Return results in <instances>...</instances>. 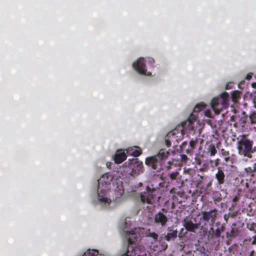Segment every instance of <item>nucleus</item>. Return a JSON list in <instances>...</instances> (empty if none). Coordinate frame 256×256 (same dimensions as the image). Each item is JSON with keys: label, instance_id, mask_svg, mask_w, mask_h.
I'll return each mask as SVG.
<instances>
[{"label": "nucleus", "instance_id": "e433bc0d", "mask_svg": "<svg viewBox=\"0 0 256 256\" xmlns=\"http://www.w3.org/2000/svg\"><path fill=\"white\" fill-rule=\"evenodd\" d=\"M219 159L217 158L216 160H215V166H217L218 165V164H219Z\"/></svg>", "mask_w": 256, "mask_h": 256}, {"label": "nucleus", "instance_id": "7ed1b4c3", "mask_svg": "<svg viewBox=\"0 0 256 256\" xmlns=\"http://www.w3.org/2000/svg\"><path fill=\"white\" fill-rule=\"evenodd\" d=\"M238 150L240 156L252 158V154L256 152V146H254V142L248 138H244L238 142Z\"/></svg>", "mask_w": 256, "mask_h": 256}, {"label": "nucleus", "instance_id": "49530a36", "mask_svg": "<svg viewBox=\"0 0 256 256\" xmlns=\"http://www.w3.org/2000/svg\"><path fill=\"white\" fill-rule=\"evenodd\" d=\"M226 218V215H224V218Z\"/></svg>", "mask_w": 256, "mask_h": 256}, {"label": "nucleus", "instance_id": "f704fd0d", "mask_svg": "<svg viewBox=\"0 0 256 256\" xmlns=\"http://www.w3.org/2000/svg\"><path fill=\"white\" fill-rule=\"evenodd\" d=\"M148 62L151 63L152 64L154 62V60L153 58H148Z\"/></svg>", "mask_w": 256, "mask_h": 256}, {"label": "nucleus", "instance_id": "72a5a7b5", "mask_svg": "<svg viewBox=\"0 0 256 256\" xmlns=\"http://www.w3.org/2000/svg\"><path fill=\"white\" fill-rule=\"evenodd\" d=\"M252 102L254 104V106L256 108V96H254L252 97Z\"/></svg>", "mask_w": 256, "mask_h": 256}, {"label": "nucleus", "instance_id": "2f4dec72", "mask_svg": "<svg viewBox=\"0 0 256 256\" xmlns=\"http://www.w3.org/2000/svg\"><path fill=\"white\" fill-rule=\"evenodd\" d=\"M180 158L182 161L183 162H186L188 159L187 156L184 154H180Z\"/></svg>", "mask_w": 256, "mask_h": 256}, {"label": "nucleus", "instance_id": "20e7f679", "mask_svg": "<svg viewBox=\"0 0 256 256\" xmlns=\"http://www.w3.org/2000/svg\"><path fill=\"white\" fill-rule=\"evenodd\" d=\"M228 98L229 94L225 92L212 99L210 104L215 114H218L224 108H228Z\"/></svg>", "mask_w": 256, "mask_h": 256}, {"label": "nucleus", "instance_id": "4468645a", "mask_svg": "<svg viewBox=\"0 0 256 256\" xmlns=\"http://www.w3.org/2000/svg\"><path fill=\"white\" fill-rule=\"evenodd\" d=\"M106 189H98V200L102 204L105 205H108L111 200L106 196Z\"/></svg>", "mask_w": 256, "mask_h": 256}, {"label": "nucleus", "instance_id": "1a4fd4ad", "mask_svg": "<svg viewBox=\"0 0 256 256\" xmlns=\"http://www.w3.org/2000/svg\"><path fill=\"white\" fill-rule=\"evenodd\" d=\"M114 177L110 174L106 172L102 175L101 178L98 180V189L100 188V185L103 188L102 189H106L108 190L110 188V185L112 182Z\"/></svg>", "mask_w": 256, "mask_h": 256}, {"label": "nucleus", "instance_id": "39448f33", "mask_svg": "<svg viewBox=\"0 0 256 256\" xmlns=\"http://www.w3.org/2000/svg\"><path fill=\"white\" fill-rule=\"evenodd\" d=\"M198 116L191 114L189 118L186 120L182 122L180 125H178L174 129H177L176 134L178 136L182 138L185 134V131L192 130L194 129V122L196 120Z\"/></svg>", "mask_w": 256, "mask_h": 256}, {"label": "nucleus", "instance_id": "f03ea898", "mask_svg": "<svg viewBox=\"0 0 256 256\" xmlns=\"http://www.w3.org/2000/svg\"><path fill=\"white\" fill-rule=\"evenodd\" d=\"M128 224L125 220L120 226V228L123 230L125 234L126 237L127 238L128 246L125 253L122 254L121 256H136L135 250L130 245H132L137 241L138 236L136 233V229L129 230L127 229Z\"/></svg>", "mask_w": 256, "mask_h": 256}, {"label": "nucleus", "instance_id": "de8ad7c7", "mask_svg": "<svg viewBox=\"0 0 256 256\" xmlns=\"http://www.w3.org/2000/svg\"><path fill=\"white\" fill-rule=\"evenodd\" d=\"M138 256H139V255H138Z\"/></svg>", "mask_w": 256, "mask_h": 256}, {"label": "nucleus", "instance_id": "f8f14e48", "mask_svg": "<svg viewBox=\"0 0 256 256\" xmlns=\"http://www.w3.org/2000/svg\"><path fill=\"white\" fill-rule=\"evenodd\" d=\"M168 218L164 212H158L154 216V222L156 224H160L162 227L166 226Z\"/></svg>", "mask_w": 256, "mask_h": 256}, {"label": "nucleus", "instance_id": "f257e3e1", "mask_svg": "<svg viewBox=\"0 0 256 256\" xmlns=\"http://www.w3.org/2000/svg\"><path fill=\"white\" fill-rule=\"evenodd\" d=\"M169 152L164 149L159 150L157 154L148 157L146 158L145 163L152 169L160 172L161 170H169L171 168L172 163L168 161L167 164L164 162L166 160Z\"/></svg>", "mask_w": 256, "mask_h": 256}, {"label": "nucleus", "instance_id": "5701e85b", "mask_svg": "<svg viewBox=\"0 0 256 256\" xmlns=\"http://www.w3.org/2000/svg\"><path fill=\"white\" fill-rule=\"evenodd\" d=\"M146 234L147 236L152 238L154 240H156L158 238V234L155 232H152L150 229L146 231Z\"/></svg>", "mask_w": 256, "mask_h": 256}, {"label": "nucleus", "instance_id": "393cba45", "mask_svg": "<svg viewBox=\"0 0 256 256\" xmlns=\"http://www.w3.org/2000/svg\"><path fill=\"white\" fill-rule=\"evenodd\" d=\"M196 140H192L190 142V148H188L186 150V152L187 154L190 153L195 148V146L196 144Z\"/></svg>", "mask_w": 256, "mask_h": 256}, {"label": "nucleus", "instance_id": "412c9836", "mask_svg": "<svg viewBox=\"0 0 256 256\" xmlns=\"http://www.w3.org/2000/svg\"><path fill=\"white\" fill-rule=\"evenodd\" d=\"M246 117H248L250 124H256V111L252 112L248 116H246Z\"/></svg>", "mask_w": 256, "mask_h": 256}, {"label": "nucleus", "instance_id": "9d476101", "mask_svg": "<svg viewBox=\"0 0 256 256\" xmlns=\"http://www.w3.org/2000/svg\"><path fill=\"white\" fill-rule=\"evenodd\" d=\"M132 66L140 74L147 76L151 75L150 72L147 73L144 59L143 58L138 59L136 61L134 62Z\"/></svg>", "mask_w": 256, "mask_h": 256}, {"label": "nucleus", "instance_id": "4be33fe9", "mask_svg": "<svg viewBox=\"0 0 256 256\" xmlns=\"http://www.w3.org/2000/svg\"><path fill=\"white\" fill-rule=\"evenodd\" d=\"M207 150L208 152L210 153L211 156H214L217 152L216 146L214 144H210L208 146Z\"/></svg>", "mask_w": 256, "mask_h": 256}, {"label": "nucleus", "instance_id": "aec40b11", "mask_svg": "<svg viewBox=\"0 0 256 256\" xmlns=\"http://www.w3.org/2000/svg\"><path fill=\"white\" fill-rule=\"evenodd\" d=\"M206 104L204 102H200L197 104L193 109V112L192 114H195L201 111L202 109L204 108ZM198 116V114H196Z\"/></svg>", "mask_w": 256, "mask_h": 256}, {"label": "nucleus", "instance_id": "a211bd4d", "mask_svg": "<svg viewBox=\"0 0 256 256\" xmlns=\"http://www.w3.org/2000/svg\"><path fill=\"white\" fill-rule=\"evenodd\" d=\"M168 232L164 236V239L166 241L173 240L177 237L178 231L176 230H170V228H168Z\"/></svg>", "mask_w": 256, "mask_h": 256}, {"label": "nucleus", "instance_id": "ddd939ff", "mask_svg": "<svg viewBox=\"0 0 256 256\" xmlns=\"http://www.w3.org/2000/svg\"><path fill=\"white\" fill-rule=\"evenodd\" d=\"M177 129H174L169 132L165 137V144L168 147L171 146V142L172 141H177L178 139H180L182 138L178 136L179 134H176Z\"/></svg>", "mask_w": 256, "mask_h": 256}, {"label": "nucleus", "instance_id": "c9c22d12", "mask_svg": "<svg viewBox=\"0 0 256 256\" xmlns=\"http://www.w3.org/2000/svg\"><path fill=\"white\" fill-rule=\"evenodd\" d=\"M230 156H224V160L226 162H228L230 160Z\"/></svg>", "mask_w": 256, "mask_h": 256}, {"label": "nucleus", "instance_id": "f3484780", "mask_svg": "<svg viewBox=\"0 0 256 256\" xmlns=\"http://www.w3.org/2000/svg\"><path fill=\"white\" fill-rule=\"evenodd\" d=\"M126 152L128 154L136 157L140 156L142 154V150L140 148L136 146L131 147L128 148L126 150Z\"/></svg>", "mask_w": 256, "mask_h": 256}, {"label": "nucleus", "instance_id": "7c9ffc66", "mask_svg": "<svg viewBox=\"0 0 256 256\" xmlns=\"http://www.w3.org/2000/svg\"><path fill=\"white\" fill-rule=\"evenodd\" d=\"M215 230L214 229V228L212 227L210 228V230H209V234L210 236V238H214V232H215Z\"/></svg>", "mask_w": 256, "mask_h": 256}, {"label": "nucleus", "instance_id": "6e6552de", "mask_svg": "<svg viewBox=\"0 0 256 256\" xmlns=\"http://www.w3.org/2000/svg\"><path fill=\"white\" fill-rule=\"evenodd\" d=\"M128 164L132 170L130 172L132 176H137L143 172L142 162L138 160V158L130 160Z\"/></svg>", "mask_w": 256, "mask_h": 256}, {"label": "nucleus", "instance_id": "58836bf2", "mask_svg": "<svg viewBox=\"0 0 256 256\" xmlns=\"http://www.w3.org/2000/svg\"><path fill=\"white\" fill-rule=\"evenodd\" d=\"M111 163L110 162H107L106 163V166L108 168H109L110 166Z\"/></svg>", "mask_w": 256, "mask_h": 256}, {"label": "nucleus", "instance_id": "dca6fc26", "mask_svg": "<svg viewBox=\"0 0 256 256\" xmlns=\"http://www.w3.org/2000/svg\"><path fill=\"white\" fill-rule=\"evenodd\" d=\"M126 158V155L124 152L117 150L114 156V161L116 164H120Z\"/></svg>", "mask_w": 256, "mask_h": 256}, {"label": "nucleus", "instance_id": "a878e982", "mask_svg": "<svg viewBox=\"0 0 256 256\" xmlns=\"http://www.w3.org/2000/svg\"><path fill=\"white\" fill-rule=\"evenodd\" d=\"M224 226H222L220 228H216V230H215L214 238H219L222 232H223L224 231Z\"/></svg>", "mask_w": 256, "mask_h": 256}, {"label": "nucleus", "instance_id": "c756f323", "mask_svg": "<svg viewBox=\"0 0 256 256\" xmlns=\"http://www.w3.org/2000/svg\"><path fill=\"white\" fill-rule=\"evenodd\" d=\"M195 162L197 165L200 166L202 164V160L200 156H196L194 158Z\"/></svg>", "mask_w": 256, "mask_h": 256}, {"label": "nucleus", "instance_id": "b1692460", "mask_svg": "<svg viewBox=\"0 0 256 256\" xmlns=\"http://www.w3.org/2000/svg\"><path fill=\"white\" fill-rule=\"evenodd\" d=\"M98 254V250H88L82 256H96Z\"/></svg>", "mask_w": 256, "mask_h": 256}, {"label": "nucleus", "instance_id": "37998d69", "mask_svg": "<svg viewBox=\"0 0 256 256\" xmlns=\"http://www.w3.org/2000/svg\"><path fill=\"white\" fill-rule=\"evenodd\" d=\"M256 239L252 242V244H254L256 243Z\"/></svg>", "mask_w": 256, "mask_h": 256}, {"label": "nucleus", "instance_id": "c85d7f7f", "mask_svg": "<svg viewBox=\"0 0 256 256\" xmlns=\"http://www.w3.org/2000/svg\"><path fill=\"white\" fill-rule=\"evenodd\" d=\"M221 153L222 156H230V154L229 151L226 150L224 148H222L221 150Z\"/></svg>", "mask_w": 256, "mask_h": 256}, {"label": "nucleus", "instance_id": "ea45409f", "mask_svg": "<svg viewBox=\"0 0 256 256\" xmlns=\"http://www.w3.org/2000/svg\"><path fill=\"white\" fill-rule=\"evenodd\" d=\"M96 256H104L102 254H99V253L98 252V254H96Z\"/></svg>", "mask_w": 256, "mask_h": 256}, {"label": "nucleus", "instance_id": "473e14b6", "mask_svg": "<svg viewBox=\"0 0 256 256\" xmlns=\"http://www.w3.org/2000/svg\"><path fill=\"white\" fill-rule=\"evenodd\" d=\"M252 74H253L252 73L248 74H246V76L245 78L248 80H250L252 78Z\"/></svg>", "mask_w": 256, "mask_h": 256}, {"label": "nucleus", "instance_id": "0eeeda50", "mask_svg": "<svg viewBox=\"0 0 256 256\" xmlns=\"http://www.w3.org/2000/svg\"><path fill=\"white\" fill-rule=\"evenodd\" d=\"M155 190L151 189L148 186H147L144 191L142 192L140 194V200L143 203L148 204H152L155 199Z\"/></svg>", "mask_w": 256, "mask_h": 256}, {"label": "nucleus", "instance_id": "2eb2a0df", "mask_svg": "<svg viewBox=\"0 0 256 256\" xmlns=\"http://www.w3.org/2000/svg\"><path fill=\"white\" fill-rule=\"evenodd\" d=\"M215 178L217 180V185L220 186L225 183L226 181L225 174L220 167L218 168V172L215 174Z\"/></svg>", "mask_w": 256, "mask_h": 256}, {"label": "nucleus", "instance_id": "a18cd8bd", "mask_svg": "<svg viewBox=\"0 0 256 256\" xmlns=\"http://www.w3.org/2000/svg\"><path fill=\"white\" fill-rule=\"evenodd\" d=\"M228 84H226V88L228 89Z\"/></svg>", "mask_w": 256, "mask_h": 256}, {"label": "nucleus", "instance_id": "bb28decb", "mask_svg": "<svg viewBox=\"0 0 256 256\" xmlns=\"http://www.w3.org/2000/svg\"><path fill=\"white\" fill-rule=\"evenodd\" d=\"M240 199V194H238L237 195L234 196V197L232 200V202H233V203L232 204V207H234L236 206V203L238 202L239 201Z\"/></svg>", "mask_w": 256, "mask_h": 256}, {"label": "nucleus", "instance_id": "cd10ccee", "mask_svg": "<svg viewBox=\"0 0 256 256\" xmlns=\"http://www.w3.org/2000/svg\"><path fill=\"white\" fill-rule=\"evenodd\" d=\"M178 175V172H172L170 174H168V176L172 179V180H174L176 178V177Z\"/></svg>", "mask_w": 256, "mask_h": 256}, {"label": "nucleus", "instance_id": "a19ab883", "mask_svg": "<svg viewBox=\"0 0 256 256\" xmlns=\"http://www.w3.org/2000/svg\"><path fill=\"white\" fill-rule=\"evenodd\" d=\"M162 210L163 212H166V210L164 209V208H162Z\"/></svg>", "mask_w": 256, "mask_h": 256}, {"label": "nucleus", "instance_id": "9b49d317", "mask_svg": "<svg viewBox=\"0 0 256 256\" xmlns=\"http://www.w3.org/2000/svg\"><path fill=\"white\" fill-rule=\"evenodd\" d=\"M218 212L216 208L208 212H202V218L206 222L210 221V224L213 225L216 219Z\"/></svg>", "mask_w": 256, "mask_h": 256}, {"label": "nucleus", "instance_id": "423d86ee", "mask_svg": "<svg viewBox=\"0 0 256 256\" xmlns=\"http://www.w3.org/2000/svg\"><path fill=\"white\" fill-rule=\"evenodd\" d=\"M201 224L200 220H197L196 218H186L183 220V226L185 229L190 232H196Z\"/></svg>", "mask_w": 256, "mask_h": 256}, {"label": "nucleus", "instance_id": "c03bdc74", "mask_svg": "<svg viewBox=\"0 0 256 256\" xmlns=\"http://www.w3.org/2000/svg\"><path fill=\"white\" fill-rule=\"evenodd\" d=\"M204 168H205V166H204V164H203V168L202 169H204Z\"/></svg>", "mask_w": 256, "mask_h": 256}, {"label": "nucleus", "instance_id": "6ab92c4d", "mask_svg": "<svg viewBox=\"0 0 256 256\" xmlns=\"http://www.w3.org/2000/svg\"><path fill=\"white\" fill-rule=\"evenodd\" d=\"M247 174L250 176H254V172H256V162L252 164L251 166L244 168Z\"/></svg>", "mask_w": 256, "mask_h": 256}, {"label": "nucleus", "instance_id": "79ce46f5", "mask_svg": "<svg viewBox=\"0 0 256 256\" xmlns=\"http://www.w3.org/2000/svg\"><path fill=\"white\" fill-rule=\"evenodd\" d=\"M232 96L233 98V99H236V96L234 94H232Z\"/></svg>", "mask_w": 256, "mask_h": 256}, {"label": "nucleus", "instance_id": "4c0bfd02", "mask_svg": "<svg viewBox=\"0 0 256 256\" xmlns=\"http://www.w3.org/2000/svg\"><path fill=\"white\" fill-rule=\"evenodd\" d=\"M186 142H183V143H182V149H184V146H185V145H186Z\"/></svg>", "mask_w": 256, "mask_h": 256}]
</instances>
